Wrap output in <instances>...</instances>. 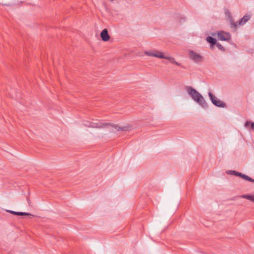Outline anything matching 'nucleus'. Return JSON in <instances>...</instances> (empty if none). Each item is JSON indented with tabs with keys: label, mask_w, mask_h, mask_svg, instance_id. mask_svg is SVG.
<instances>
[{
	"label": "nucleus",
	"mask_w": 254,
	"mask_h": 254,
	"mask_svg": "<svg viewBox=\"0 0 254 254\" xmlns=\"http://www.w3.org/2000/svg\"><path fill=\"white\" fill-rule=\"evenodd\" d=\"M83 125L87 127L108 128L111 131H114L115 130L118 131L124 130L125 128L124 127H120L117 125H112L109 123L101 121L92 122L86 121L83 123Z\"/></svg>",
	"instance_id": "1"
},
{
	"label": "nucleus",
	"mask_w": 254,
	"mask_h": 254,
	"mask_svg": "<svg viewBox=\"0 0 254 254\" xmlns=\"http://www.w3.org/2000/svg\"><path fill=\"white\" fill-rule=\"evenodd\" d=\"M144 53L145 55L148 56L155 57L161 59L168 60L172 64H174L178 66L180 65L179 63L175 61L174 58L166 55L163 52L158 50H152L146 51Z\"/></svg>",
	"instance_id": "2"
},
{
	"label": "nucleus",
	"mask_w": 254,
	"mask_h": 254,
	"mask_svg": "<svg viewBox=\"0 0 254 254\" xmlns=\"http://www.w3.org/2000/svg\"><path fill=\"white\" fill-rule=\"evenodd\" d=\"M187 92L192 99L201 106L205 107L206 105V102L202 96L195 89L191 87H188Z\"/></svg>",
	"instance_id": "3"
},
{
	"label": "nucleus",
	"mask_w": 254,
	"mask_h": 254,
	"mask_svg": "<svg viewBox=\"0 0 254 254\" xmlns=\"http://www.w3.org/2000/svg\"><path fill=\"white\" fill-rule=\"evenodd\" d=\"M251 18V15L246 14L238 22H234L233 21H231V26L232 27L237 28V27L245 24Z\"/></svg>",
	"instance_id": "4"
},
{
	"label": "nucleus",
	"mask_w": 254,
	"mask_h": 254,
	"mask_svg": "<svg viewBox=\"0 0 254 254\" xmlns=\"http://www.w3.org/2000/svg\"><path fill=\"white\" fill-rule=\"evenodd\" d=\"M190 58L196 63H201L203 61V57L198 53L193 51H189Z\"/></svg>",
	"instance_id": "5"
},
{
	"label": "nucleus",
	"mask_w": 254,
	"mask_h": 254,
	"mask_svg": "<svg viewBox=\"0 0 254 254\" xmlns=\"http://www.w3.org/2000/svg\"><path fill=\"white\" fill-rule=\"evenodd\" d=\"M208 95L211 102L214 105L219 107L224 108L226 107L225 103L214 96L211 93L209 92Z\"/></svg>",
	"instance_id": "6"
},
{
	"label": "nucleus",
	"mask_w": 254,
	"mask_h": 254,
	"mask_svg": "<svg viewBox=\"0 0 254 254\" xmlns=\"http://www.w3.org/2000/svg\"><path fill=\"white\" fill-rule=\"evenodd\" d=\"M218 38L221 41H228L231 39V35L228 32L221 31L218 33Z\"/></svg>",
	"instance_id": "7"
},
{
	"label": "nucleus",
	"mask_w": 254,
	"mask_h": 254,
	"mask_svg": "<svg viewBox=\"0 0 254 254\" xmlns=\"http://www.w3.org/2000/svg\"><path fill=\"white\" fill-rule=\"evenodd\" d=\"M102 40L104 41H108L110 39V36L107 29H104L100 34Z\"/></svg>",
	"instance_id": "8"
},
{
	"label": "nucleus",
	"mask_w": 254,
	"mask_h": 254,
	"mask_svg": "<svg viewBox=\"0 0 254 254\" xmlns=\"http://www.w3.org/2000/svg\"><path fill=\"white\" fill-rule=\"evenodd\" d=\"M236 176L241 177V178L245 180L254 183V179H253L250 178V177H249L248 176L243 174L241 173H239V172H237V174Z\"/></svg>",
	"instance_id": "9"
},
{
	"label": "nucleus",
	"mask_w": 254,
	"mask_h": 254,
	"mask_svg": "<svg viewBox=\"0 0 254 254\" xmlns=\"http://www.w3.org/2000/svg\"><path fill=\"white\" fill-rule=\"evenodd\" d=\"M7 211L12 214L16 215H31L30 214L26 213V212H16V211H12V210H8Z\"/></svg>",
	"instance_id": "10"
},
{
	"label": "nucleus",
	"mask_w": 254,
	"mask_h": 254,
	"mask_svg": "<svg viewBox=\"0 0 254 254\" xmlns=\"http://www.w3.org/2000/svg\"><path fill=\"white\" fill-rule=\"evenodd\" d=\"M206 41H207V42L211 44L212 45H214V44H215L216 42V40L214 38L210 36H208L207 37Z\"/></svg>",
	"instance_id": "11"
},
{
	"label": "nucleus",
	"mask_w": 254,
	"mask_h": 254,
	"mask_svg": "<svg viewBox=\"0 0 254 254\" xmlns=\"http://www.w3.org/2000/svg\"><path fill=\"white\" fill-rule=\"evenodd\" d=\"M242 197H243L244 198H246V199L254 202V195H249V194L243 195L242 196Z\"/></svg>",
	"instance_id": "12"
},
{
	"label": "nucleus",
	"mask_w": 254,
	"mask_h": 254,
	"mask_svg": "<svg viewBox=\"0 0 254 254\" xmlns=\"http://www.w3.org/2000/svg\"><path fill=\"white\" fill-rule=\"evenodd\" d=\"M249 125H251V128L254 129V123L251 122L250 121H247L245 123V127H248V126H249Z\"/></svg>",
	"instance_id": "13"
},
{
	"label": "nucleus",
	"mask_w": 254,
	"mask_h": 254,
	"mask_svg": "<svg viewBox=\"0 0 254 254\" xmlns=\"http://www.w3.org/2000/svg\"><path fill=\"white\" fill-rule=\"evenodd\" d=\"M228 174L233 175L236 176L237 172L233 170H229L227 171Z\"/></svg>",
	"instance_id": "14"
},
{
	"label": "nucleus",
	"mask_w": 254,
	"mask_h": 254,
	"mask_svg": "<svg viewBox=\"0 0 254 254\" xmlns=\"http://www.w3.org/2000/svg\"><path fill=\"white\" fill-rule=\"evenodd\" d=\"M217 46L221 50H224V47L221 45L219 43H217L216 44Z\"/></svg>",
	"instance_id": "15"
}]
</instances>
